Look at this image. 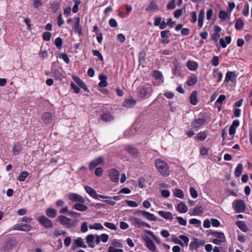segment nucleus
<instances>
[{"mask_svg": "<svg viewBox=\"0 0 252 252\" xmlns=\"http://www.w3.org/2000/svg\"><path fill=\"white\" fill-rule=\"evenodd\" d=\"M155 165L158 170L164 176H167L170 174V170L167 164L163 160L157 159Z\"/></svg>", "mask_w": 252, "mask_h": 252, "instance_id": "obj_1", "label": "nucleus"}, {"mask_svg": "<svg viewBox=\"0 0 252 252\" xmlns=\"http://www.w3.org/2000/svg\"><path fill=\"white\" fill-rule=\"evenodd\" d=\"M36 220L42 226L46 228H50L53 227L52 221L44 216L38 217Z\"/></svg>", "mask_w": 252, "mask_h": 252, "instance_id": "obj_2", "label": "nucleus"}, {"mask_svg": "<svg viewBox=\"0 0 252 252\" xmlns=\"http://www.w3.org/2000/svg\"><path fill=\"white\" fill-rule=\"evenodd\" d=\"M57 220L62 225L64 226L65 227L71 228L74 225L73 221L70 219L64 216H58Z\"/></svg>", "mask_w": 252, "mask_h": 252, "instance_id": "obj_3", "label": "nucleus"}, {"mask_svg": "<svg viewBox=\"0 0 252 252\" xmlns=\"http://www.w3.org/2000/svg\"><path fill=\"white\" fill-rule=\"evenodd\" d=\"M105 108L102 109V114L100 115V119L104 122H111L115 119L114 116L111 113L110 111L107 110H105Z\"/></svg>", "mask_w": 252, "mask_h": 252, "instance_id": "obj_4", "label": "nucleus"}, {"mask_svg": "<svg viewBox=\"0 0 252 252\" xmlns=\"http://www.w3.org/2000/svg\"><path fill=\"white\" fill-rule=\"evenodd\" d=\"M138 92L141 97L148 98L151 96V94L152 93V90L151 89V88H149V89H148L144 86H140L138 88Z\"/></svg>", "mask_w": 252, "mask_h": 252, "instance_id": "obj_5", "label": "nucleus"}, {"mask_svg": "<svg viewBox=\"0 0 252 252\" xmlns=\"http://www.w3.org/2000/svg\"><path fill=\"white\" fill-rule=\"evenodd\" d=\"M234 208L236 212L242 213L245 211L246 206L243 200L238 199L235 201Z\"/></svg>", "mask_w": 252, "mask_h": 252, "instance_id": "obj_6", "label": "nucleus"}, {"mask_svg": "<svg viewBox=\"0 0 252 252\" xmlns=\"http://www.w3.org/2000/svg\"><path fill=\"white\" fill-rule=\"evenodd\" d=\"M133 225L137 227H141L142 226H146L149 228L151 227V225L146 223V222L142 221L141 219L138 218H133L131 220Z\"/></svg>", "mask_w": 252, "mask_h": 252, "instance_id": "obj_7", "label": "nucleus"}, {"mask_svg": "<svg viewBox=\"0 0 252 252\" xmlns=\"http://www.w3.org/2000/svg\"><path fill=\"white\" fill-rule=\"evenodd\" d=\"M137 214L139 215H141L150 221H156L157 219L154 214L145 211L138 210Z\"/></svg>", "mask_w": 252, "mask_h": 252, "instance_id": "obj_8", "label": "nucleus"}, {"mask_svg": "<svg viewBox=\"0 0 252 252\" xmlns=\"http://www.w3.org/2000/svg\"><path fill=\"white\" fill-rule=\"evenodd\" d=\"M68 198L70 200L74 202L84 203L85 201V199L82 196L75 193L69 194Z\"/></svg>", "mask_w": 252, "mask_h": 252, "instance_id": "obj_9", "label": "nucleus"}, {"mask_svg": "<svg viewBox=\"0 0 252 252\" xmlns=\"http://www.w3.org/2000/svg\"><path fill=\"white\" fill-rule=\"evenodd\" d=\"M205 242L203 240H199L197 238H194L189 244L190 249H197L199 247L204 246Z\"/></svg>", "mask_w": 252, "mask_h": 252, "instance_id": "obj_10", "label": "nucleus"}, {"mask_svg": "<svg viewBox=\"0 0 252 252\" xmlns=\"http://www.w3.org/2000/svg\"><path fill=\"white\" fill-rule=\"evenodd\" d=\"M53 76L56 80L62 81L65 78V73L62 69H55L53 71Z\"/></svg>", "mask_w": 252, "mask_h": 252, "instance_id": "obj_11", "label": "nucleus"}, {"mask_svg": "<svg viewBox=\"0 0 252 252\" xmlns=\"http://www.w3.org/2000/svg\"><path fill=\"white\" fill-rule=\"evenodd\" d=\"M236 78L237 75L234 72L228 71L225 75L224 82L228 83L231 81L232 83H234L236 81Z\"/></svg>", "mask_w": 252, "mask_h": 252, "instance_id": "obj_12", "label": "nucleus"}, {"mask_svg": "<svg viewBox=\"0 0 252 252\" xmlns=\"http://www.w3.org/2000/svg\"><path fill=\"white\" fill-rule=\"evenodd\" d=\"M32 228V226L28 224H16L14 225L13 229L15 230H20L23 231H29Z\"/></svg>", "mask_w": 252, "mask_h": 252, "instance_id": "obj_13", "label": "nucleus"}, {"mask_svg": "<svg viewBox=\"0 0 252 252\" xmlns=\"http://www.w3.org/2000/svg\"><path fill=\"white\" fill-rule=\"evenodd\" d=\"M205 122L206 120L204 118H198L191 123V126L193 128L198 129Z\"/></svg>", "mask_w": 252, "mask_h": 252, "instance_id": "obj_14", "label": "nucleus"}, {"mask_svg": "<svg viewBox=\"0 0 252 252\" xmlns=\"http://www.w3.org/2000/svg\"><path fill=\"white\" fill-rule=\"evenodd\" d=\"M109 176L112 181L117 182L119 179L120 173L116 169H112L109 171Z\"/></svg>", "mask_w": 252, "mask_h": 252, "instance_id": "obj_15", "label": "nucleus"}, {"mask_svg": "<svg viewBox=\"0 0 252 252\" xmlns=\"http://www.w3.org/2000/svg\"><path fill=\"white\" fill-rule=\"evenodd\" d=\"M153 76L158 82L157 83H155L156 85H158L163 82L162 74L159 71L156 70L153 71Z\"/></svg>", "mask_w": 252, "mask_h": 252, "instance_id": "obj_16", "label": "nucleus"}, {"mask_svg": "<svg viewBox=\"0 0 252 252\" xmlns=\"http://www.w3.org/2000/svg\"><path fill=\"white\" fill-rule=\"evenodd\" d=\"M125 150L134 158H137L139 156V153L137 149L131 146H127L125 148Z\"/></svg>", "mask_w": 252, "mask_h": 252, "instance_id": "obj_17", "label": "nucleus"}, {"mask_svg": "<svg viewBox=\"0 0 252 252\" xmlns=\"http://www.w3.org/2000/svg\"><path fill=\"white\" fill-rule=\"evenodd\" d=\"M146 242V246L148 249L152 252H155L157 250V247L154 242L149 237H146L144 239Z\"/></svg>", "mask_w": 252, "mask_h": 252, "instance_id": "obj_18", "label": "nucleus"}, {"mask_svg": "<svg viewBox=\"0 0 252 252\" xmlns=\"http://www.w3.org/2000/svg\"><path fill=\"white\" fill-rule=\"evenodd\" d=\"M103 162V158L102 157H98L97 158L92 160L89 164L90 170L93 169L99 164Z\"/></svg>", "mask_w": 252, "mask_h": 252, "instance_id": "obj_19", "label": "nucleus"}, {"mask_svg": "<svg viewBox=\"0 0 252 252\" xmlns=\"http://www.w3.org/2000/svg\"><path fill=\"white\" fill-rule=\"evenodd\" d=\"M41 120L44 123L48 125L52 122L53 120V117L50 113L45 112L43 114Z\"/></svg>", "mask_w": 252, "mask_h": 252, "instance_id": "obj_20", "label": "nucleus"}, {"mask_svg": "<svg viewBox=\"0 0 252 252\" xmlns=\"http://www.w3.org/2000/svg\"><path fill=\"white\" fill-rule=\"evenodd\" d=\"M74 31L79 35L82 34V28L80 25V18L79 17H76L75 19Z\"/></svg>", "mask_w": 252, "mask_h": 252, "instance_id": "obj_21", "label": "nucleus"}, {"mask_svg": "<svg viewBox=\"0 0 252 252\" xmlns=\"http://www.w3.org/2000/svg\"><path fill=\"white\" fill-rule=\"evenodd\" d=\"M136 103V101L133 98L125 100L123 104V106L127 108L133 107Z\"/></svg>", "mask_w": 252, "mask_h": 252, "instance_id": "obj_22", "label": "nucleus"}, {"mask_svg": "<svg viewBox=\"0 0 252 252\" xmlns=\"http://www.w3.org/2000/svg\"><path fill=\"white\" fill-rule=\"evenodd\" d=\"M169 31L168 30L163 31L161 32V37L162 38L161 42L164 44H168L170 42L168 34Z\"/></svg>", "mask_w": 252, "mask_h": 252, "instance_id": "obj_23", "label": "nucleus"}, {"mask_svg": "<svg viewBox=\"0 0 252 252\" xmlns=\"http://www.w3.org/2000/svg\"><path fill=\"white\" fill-rule=\"evenodd\" d=\"M158 214L165 220H172L173 218V215L170 212H165L163 211H159Z\"/></svg>", "mask_w": 252, "mask_h": 252, "instance_id": "obj_24", "label": "nucleus"}, {"mask_svg": "<svg viewBox=\"0 0 252 252\" xmlns=\"http://www.w3.org/2000/svg\"><path fill=\"white\" fill-rule=\"evenodd\" d=\"M73 79L79 86L83 89L84 90L86 91L88 90L87 87L86 85V84L78 77L73 76Z\"/></svg>", "mask_w": 252, "mask_h": 252, "instance_id": "obj_25", "label": "nucleus"}, {"mask_svg": "<svg viewBox=\"0 0 252 252\" xmlns=\"http://www.w3.org/2000/svg\"><path fill=\"white\" fill-rule=\"evenodd\" d=\"M177 210L181 213H186L188 210L187 206L183 202L179 203L177 206Z\"/></svg>", "mask_w": 252, "mask_h": 252, "instance_id": "obj_26", "label": "nucleus"}, {"mask_svg": "<svg viewBox=\"0 0 252 252\" xmlns=\"http://www.w3.org/2000/svg\"><path fill=\"white\" fill-rule=\"evenodd\" d=\"M99 79L100 80V82L99 83V86L101 88H103L106 87L107 85V76L105 75L100 74L99 76Z\"/></svg>", "mask_w": 252, "mask_h": 252, "instance_id": "obj_27", "label": "nucleus"}, {"mask_svg": "<svg viewBox=\"0 0 252 252\" xmlns=\"http://www.w3.org/2000/svg\"><path fill=\"white\" fill-rule=\"evenodd\" d=\"M197 91H193L190 95V102L192 105H195L197 103Z\"/></svg>", "mask_w": 252, "mask_h": 252, "instance_id": "obj_28", "label": "nucleus"}, {"mask_svg": "<svg viewBox=\"0 0 252 252\" xmlns=\"http://www.w3.org/2000/svg\"><path fill=\"white\" fill-rule=\"evenodd\" d=\"M231 40V37L230 36H227L225 38V41L223 38H220V46L224 48L226 47L227 44H228L230 43Z\"/></svg>", "mask_w": 252, "mask_h": 252, "instance_id": "obj_29", "label": "nucleus"}, {"mask_svg": "<svg viewBox=\"0 0 252 252\" xmlns=\"http://www.w3.org/2000/svg\"><path fill=\"white\" fill-rule=\"evenodd\" d=\"M85 189L86 191L92 197L95 199L97 198V193L94 189L92 187L85 186Z\"/></svg>", "mask_w": 252, "mask_h": 252, "instance_id": "obj_30", "label": "nucleus"}, {"mask_svg": "<svg viewBox=\"0 0 252 252\" xmlns=\"http://www.w3.org/2000/svg\"><path fill=\"white\" fill-rule=\"evenodd\" d=\"M187 66L189 70L192 71L196 70L198 67V65L196 62L191 61H189L187 62Z\"/></svg>", "mask_w": 252, "mask_h": 252, "instance_id": "obj_31", "label": "nucleus"}, {"mask_svg": "<svg viewBox=\"0 0 252 252\" xmlns=\"http://www.w3.org/2000/svg\"><path fill=\"white\" fill-rule=\"evenodd\" d=\"M46 214L50 218H54L57 215V211L55 209L48 208L46 211Z\"/></svg>", "mask_w": 252, "mask_h": 252, "instance_id": "obj_32", "label": "nucleus"}, {"mask_svg": "<svg viewBox=\"0 0 252 252\" xmlns=\"http://www.w3.org/2000/svg\"><path fill=\"white\" fill-rule=\"evenodd\" d=\"M155 10H159L158 6L155 1H151L147 7L146 10L148 11H154Z\"/></svg>", "mask_w": 252, "mask_h": 252, "instance_id": "obj_33", "label": "nucleus"}, {"mask_svg": "<svg viewBox=\"0 0 252 252\" xmlns=\"http://www.w3.org/2000/svg\"><path fill=\"white\" fill-rule=\"evenodd\" d=\"M83 203H76L73 206V208L80 211H86L88 208L87 206L84 205Z\"/></svg>", "mask_w": 252, "mask_h": 252, "instance_id": "obj_34", "label": "nucleus"}, {"mask_svg": "<svg viewBox=\"0 0 252 252\" xmlns=\"http://www.w3.org/2000/svg\"><path fill=\"white\" fill-rule=\"evenodd\" d=\"M94 239V236L93 234H89L86 237V242L89 246L92 248H94V245L93 244Z\"/></svg>", "mask_w": 252, "mask_h": 252, "instance_id": "obj_35", "label": "nucleus"}, {"mask_svg": "<svg viewBox=\"0 0 252 252\" xmlns=\"http://www.w3.org/2000/svg\"><path fill=\"white\" fill-rule=\"evenodd\" d=\"M236 225L243 232H246L248 230V227L246 225V223L243 221H237L236 222Z\"/></svg>", "mask_w": 252, "mask_h": 252, "instance_id": "obj_36", "label": "nucleus"}, {"mask_svg": "<svg viewBox=\"0 0 252 252\" xmlns=\"http://www.w3.org/2000/svg\"><path fill=\"white\" fill-rule=\"evenodd\" d=\"M22 150V146L20 143L16 142L13 144V151L15 155L19 154V153Z\"/></svg>", "mask_w": 252, "mask_h": 252, "instance_id": "obj_37", "label": "nucleus"}, {"mask_svg": "<svg viewBox=\"0 0 252 252\" xmlns=\"http://www.w3.org/2000/svg\"><path fill=\"white\" fill-rule=\"evenodd\" d=\"M204 18V10H201L200 11L199 15H198V24L199 27H202L203 24V20Z\"/></svg>", "mask_w": 252, "mask_h": 252, "instance_id": "obj_38", "label": "nucleus"}, {"mask_svg": "<svg viewBox=\"0 0 252 252\" xmlns=\"http://www.w3.org/2000/svg\"><path fill=\"white\" fill-rule=\"evenodd\" d=\"M197 81V79L196 76L195 75H192L190 76L188 80L187 81V85L188 86H193L194 85Z\"/></svg>", "mask_w": 252, "mask_h": 252, "instance_id": "obj_39", "label": "nucleus"}, {"mask_svg": "<svg viewBox=\"0 0 252 252\" xmlns=\"http://www.w3.org/2000/svg\"><path fill=\"white\" fill-rule=\"evenodd\" d=\"M230 14L229 13V12H225V11H223V10H220V12H219V18L224 21H225L227 18H229V17H228V14Z\"/></svg>", "mask_w": 252, "mask_h": 252, "instance_id": "obj_40", "label": "nucleus"}, {"mask_svg": "<svg viewBox=\"0 0 252 252\" xmlns=\"http://www.w3.org/2000/svg\"><path fill=\"white\" fill-rule=\"evenodd\" d=\"M204 209L202 206L195 207L192 211V215L194 216H199L203 213Z\"/></svg>", "mask_w": 252, "mask_h": 252, "instance_id": "obj_41", "label": "nucleus"}, {"mask_svg": "<svg viewBox=\"0 0 252 252\" xmlns=\"http://www.w3.org/2000/svg\"><path fill=\"white\" fill-rule=\"evenodd\" d=\"M144 232L148 235H150L157 244L160 243V239L158 237H156L152 231L149 230H145Z\"/></svg>", "mask_w": 252, "mask_h": 252, "instance_id": "obj_42", "label": "nucleus"}, {"mask_svg": "<svg viewBox=\"0 0 252 252\" xmlns=\"http://www.w3.org/2000/svg\"><path fill=\"white\" fill-rule=\"evenodd\" d=\"M243 170V165L241 163H239L235 170V175L236 177H239L242 173Z\"/></svg>", "mask_w": 252, "mask_h": 252, "instance_id": "obj_43", "label": "nucleus"}, {"mask_svg": "<svg viewBox=\"0 0 252 252\" xmlns=\"http://www.w3.org/2000/svg\"><path fill=\"white\" fill-rule=\"evenodd\" d=\"M75 244L78 247L86 248L87 246L84 244L83 240L81 237H78L75 240Z\"/></svg>", "mask_w": 252, "mask_h": 252, "instance_id": "obj_44", "label": "nucleus"}, {"mask_svg": "<svg viewBox=\"0 0 252 252\" xmlns=\"http://www.w3.org/2000/svg\"><path fill=\"white\" fill-rule=\"evenodd\" d=\"M12 244L9 240L6 241L1 248V250L4 252H7L12 248Z\"/></svg>", "mask_w": 252, "mask_h": 252, "instance_id": "obj_45", "label": "nucleus"}, {"mask_svg": "<svg viewBox=\"0 0 252 252\" xmlns=\"http://www.w3.org/2000/svg\"><path fill=\"white\" fill-rule=\"evenodd\" d=\"M61 2L58 1H54L51 4V9L52 11L56 12L60 8Z\"/></svg>", "mask_w": 252, "mask_h": 252, "instance_id": "obj_46", "label": "nucleus"}, {"mask_svg": "<svg viewBox=\"0 0 252 252\" xmlns=\"http://www.w3.org/2000/svg\"><path fill=\"white\" fill-rule=\"evenodd\" d=\"M244 23L241 19H238L235 23V28L237 30H240L243 28Z\"/></svg>", "mask_w": 252, "mask_h": 252, "instance_id": "obj_47", "label": "nucleus"}, {"mask_svg": "<svg viewBox=\"0 0 252 252\" xmlns=\"http://www.w3.org/2000/svg\"><path fill=\"white\" fill-rule=\"evenodd\" d=\"M212 235L213 236L217 238L218 239H221V240H224V241H225V238L224 235L222 232L214 231L212 233Z\"/></svg>", "mask_w": 252, "mask_h": 252, "instance_id": "obj_48", "label": "nucleus"}, {"mask_svg": "<svg viewBox=\"0 0 252 252\" xmlns=\"http://www.w3.org/2000/svg\"><path fill=\"white\" fill-rule=\"evenodd\" d=\"M90 229H94L96 230H102L103 229V226L100 223H95L94 225H91L89 226Z\"/></svg>", "mask_w": 252, "mask_h": 252, "instance_id": "obj_49", "label": "nucleus"}, {"mask_svg": "<svg viewBox=\"0 0 252 252\" xmlns=\"http://www.w3.org/2000/svg\"><path fill=\"white\" fill-rule=\"evenodd\" d=\"M29 173L27 171H23L20 175L18 178V180L20 182H23L25 180L26 178L28 177Z\"/></svg>", "mask_w": 252, "mask_h": 252, "instance_id": "obj_50", "label": "nucleus"}, {"mask_svg": "<svg viewBox=\"0 0 252 252\" xmlns=\"http://www.w3.org/2000/svg\"><path fill=\"white\" fill-rule=\"evenodd\" d=\"M206 136L207 135L205 133V132L201 131L197 134L196 138L200 141H204L206 139Z\"/></svg>", "mask_w": 252, "mask_h": 252, "instance_id": "obj_51", "label": "nucleus"}, {"mask_svg": "<svg viewBox=\"0 0 252 252\" xmlns=\"http://www.w3.org/2000/svg\"><path fill=\"white\" fill-rule=\"evenodd\" d=\"M174 195L178 198H183L184 197V193L180 189H176L174 192Z\"/></svg>", "mask_w": 252, "mask_h": 252, "instance_id": "obj_52", "label": "nucleus"}, {"mask_svg": "<svg viewBox=\"0 0 252 252\" xmlns=\"http://www.w3.org/2000/svg\"><path fill=\"white\" fill-rule=\"evenodd\" d=\"M62 39L60 37H57L55 40V44L57 46V47L59 49L62 48Z\"/></svg>", "mask_w": 252, "mask_h": 252, "instance_id": "obj_53", "label": "nucleus"}, {"mask_svg": "<svg viewBox=\"0 0 252 252\" xmlns=\"http://www.w3.org/2000/svg\"><path fill=\"white\" fill-rule=\"evenodd\" d=\"M104 225L105 227H106L111 230H116L117 229V227L113 223H111V222H104Z\"/></svg>", "mask_w": 252, "mask_h": 252, "instance_id": "obj_54", "label": "nucleus"}, {"mask_svg": "<svg viewBox=\"0 0 252 252\" xmlns=\"http://www.w3.org/2000/svg\"><path fill=\"white\" fill-rule=\"evenodd\" d=\"M211 62L213 65L214 66H217L219 63V57L216 56H214Z\"/></svg>", "mask_w": 252, "mask_h": 252, "instance_id": "obj_55", "label": "nucleus"}, {"mask_svg": "<svg viewBox=\"0 0 252 252\" xmlns=\"http://www.w3.org/2000/svg\"><path fill=\"white\" fill-rule=\"evenodd\" d=\"M175 0H171L167 5L168 9H173L175 8Z\"/></svg>", "mask_w": 252, "mask_h": 252, "instance_id": "obj_56", "label": "nucleus"}, {"mask_svg": "<svg viewBox=\"0 0 252 252\" xmlns=\"http://www.w3.org/2000/svg\"><path fill=\"white\" fill-rule=\"evenodd\" d=\"M180 224L183 226H186L187 225V220L181 217H177L176 218Z\"/></svg>", "mask_w": 252, "mask_h": 252, "instance_id": "obj_57", "label": "nucleus"}, {"mask_svg": "<svg viewBox=\"0 0 252 252\" xmlns=\"http://www.w3.org/2000/svg\"><path fill=\"white\" fill-rule=\"evenodd\" d=\"M51 34L49 32H45L43 33L42 37L44 40L48 41L50 40Z\"/></svg>", "mask_w": 252, "mask_h": 252, "instance_id": "obj_58", "label": "nucleus"}, {"mask_svg": "<svg viewBox=\"0 0 252 252\" xmlns=\"http://www.w3.org/2000/svg\"><path fill=\"white\" fill-rule=\"evenodd\" d=\"M189 191L191 196L193 198H196L197 197L198 194L197 191L194 189V188H193V187H191L190 188Z\"/></svg>", "mask_w": 252, "mask_h": 252, "instance_id": "obj_59", "label": "nucleus"}, {"mask_svg": "<svg viewBox=\"0 0 252 252\" xmlns=\"http://www.w3.org/2000/svg\"><path fill=\"white\" fill-rule=\"evenodd\" d=\"M93 54L94 56L97 57L101 61H103V58L101 54L98 50H93Z\"/></svg>", "mask_w": 252, "mask_h": 252, "instance_id": "obj_60", "label": "nucleus"}, {"mask_svg": "<svg viewBox=\"0 0 252 252\" xmlns=\"http://www.w3.org/2000/svg\"><path fill=\"white\" fill-rule=\"evenodd\" d=\"M107 252H124L123 250L121 249H116L113 247H109Z\"/></svg>", "mask_w": 252, "mask_h": 252, "instance_id": "obj_61", "label": "nucleus"}, {"mask_svg": "<svg viewBox=\"0 0 252 252\" xmlns=\"http://www.w3.org/2000/svg\"><path fill=\"white\" fill-rule=\"evenodd\" d=\"M70 86L75 94L79 93L80 89L73 82H71Z\"/></svg>", "mask_w": 252, "mask_h": 252, "instance_id": "obj_62", "label": "nucleus"}, {"mask_svg": "<svg viewBox=\"0 0 252 252\" xmlns=\"http://www.w3.org/2000/svg\"><path fill=\"white\" fill-rule=\"evenodd\" d=\"M189 221L190 224L197 225V226H199L201 224L200 220L196 219H191L189 220Z\"/></svg>", "mask_w": 252, "mask_h": 252, "instance_id": "obj_63", "label": "nucleus"}, {"mask_svg": "<svg viewBox=\"0 0 252 252\" xmlns=\"http://www.w3.org/2000/svg\"><path fill=\"white\" fill-rule=\"evenodd\" d=\"M43 0H33V6L35 8H37L43 4Z\"/></svg>", "mask_w": 252, "mask_h": 252, "instance_id": "obj_64", "label": "nucleus"}]
</instances>
